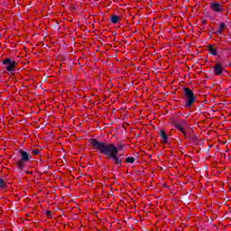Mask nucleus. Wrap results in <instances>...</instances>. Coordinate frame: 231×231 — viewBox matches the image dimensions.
I'll list each match as a JSON object with an SVG mask.
<instances>
[{"mask_svg": "<svg viewBox=\"0 0 231 231\" xmlns=\"http://www.w3.org/2000/svg\"><path fill=\"white\" fill-rule=\"evenodd\" d=\"M89 143L93 149L104 154L106 160H113L116 165H122V159L118 157L119 151H125V144L120 143L117 146L115 143H107L105 142H99L97 139H89Z\"/></svg>", "mask_w": 231, "mask_h": 231, "instance_id": "f257e3e1", "label": "nucleus"}, {"mask_svg": "<svg viewBox=\"0 0 231 231\" xmlns=\"http://www.w3.org/2000/svg\"><path fill=\"white\" fill-rule=\"evenodd\" d=\"M20 159L16 161V165L19 171H23L24 169L26 163L32 160V156L28 154V152L20 150L19 151Z\"/></svg>", "mask_w": 231, "mask_h": 231, "instance_id": "f03ea898", "label": "nucleus"}, {"mask_svg": "<svg viewBox=\"0 0 231 231\" xmlns=\"http://www.w3.org/2000/svg\"><path fill=\"white\" fill-rule=\"evenodd\" d=\"M183 91L186 97V107H190L193 102H196V97H194V92L189 88H184Z\"/></svg>", "mask_w": 231, "mask_h": 231, "instance_id": "7ed1b4c3", "label": "nucleus"}, {"mask_svg": "<svg viewBox=\"0 0 231 231\" xmlns=\"http://www.w3.org/2000/svg\"><path fill=\"white\" fill-rule=\"evenodd\" d=\"M209 8L216 14H221V12L224 10L223 3L212 2L209 4Z\"/></svg>", "mask_w": 231, "mask_h": 231, "instance_id": "20e7f679", "label": "nucleus"}, {"mask_svg": "<svg viewBox=\"0 0 231 231\" xmlns=\"http://www.w3.org/2000/svg\"><path fill=\"white\" fill-rule=\"evenodd\" d=\"M4 66L5 67V69L7 71H14V68H15V66H17V62L15 60H12L10 58H6L4 61H3Z\"/></svg>", "mask_w": 231, "mask_h": 231, "instance_id": "39448f33", "label": "nucleus"}, {"mask_svg": "<svg viewBox=\"0 0 231 231\" xmlns=\"http://www.w3.org/2000/svg\"><path fill=\"white\" fill-rule=\"evenodd\" d=\"M158 134L161 137L162 143H167L169 137H167V134L165 133V131L159 130Z\"/></svg>", "mask_w": 231, "mask_h": 231, "instance_id": "423d86ee", "label": "nucleus"}, {"mask_svg": "<svg viewBox=\"0 0 231 231\" xmlns=\"http://www.w3.org/2000/svg\"><path fill=\"white\" fill-rule=\"evenodd\" d=\"M215 75H221L223 73V66L221 63H216L214 66Z\"/></svg>", "mask_w": 231, "mask_h": 231, "instance_id": "0eeeda50", "label": "nucleus"}, {"mask_svg": "<svg viewBox=\"0 0 231 231\" xmlns=\"http://www.w3.org/2000/svg\"><path fill=\"white\" fill-rule=\"evenodd\" d=\"M110 21L112 24H116V23H120V21H122V18L118 15L114 14L111 16Z\"/></svg>", "mask_w": 231, "mask_h": 231, "instance_id": "6e6552de", "label": "nucleus"}, {"mask_svg": "<svg viewBox=\"0 0 231 231\" xmlns=\"http://www.w3.org/2000/svg\"><path fill=\"white\" fill-rule=\"evenodd\" d=\"M176 129H178L180 133H182V134H184V136H187V132H185V129H183V126L180 124H177L175 125Z\"/></svg>", "mask_w": 231, "mask_h": 231, "instance_id": "1a4fd4ad", "label": "nucleus"}, {"mask_svg": "<svg viewBox=\"0 0 231 231\" xmlns=\"http://www.w3.org/2000/svg\"><path fill=\"white\" fill-rule=\"evenodd\" d=\"M208 50H209V52L211 53V55H214V56L217 55V51L216 49H214V47L209 46Z\"/></svg>", "mask_w": 231, "mask_h": 231, "instance_id": "9d476101", "label": "nucleus"}, {"mask_svg": "<svg viewBox=\"0 0 231 231\" xmlns=\"http://www.w3.org/2000/svg\"><path fill=\"white\" fill-rule=\"evenodd\" d=\"M125 162L126 163H133L134 162V157H127Z\"/></svg>", "mask_w": 231, "mask_h": 231, "instance_id": "9b49d317", "label": "nucleus"}, {"mask_svg": "<svg viewBox=\"0 0 231 231\" xmlns=\"http://www.w3.org/2000/svg\"><path fill=\"white\" fill-rule=\"evenodd\" d=\"M223 30H225V23H221L220 26H219V33H223Z\"/></svg>", "mask_w": 231, "mask_h": 231, "instance_id": "f8f14e48", "label": "nucleus"}, {"mask_svg": "<svg viewBox=\"0 0 231 231\" xmlns=\"http://www.w3.org/2000/svg\"><path fill=\"white\" fill-rule=\"evenodd\" d=\"M0 187H5V180L3 179H0Z\"/></svg>", "mask_w": 231, "mask_h": 231, "instance_id": "ddd939ff", "label": "nucleus"}, {"mask_svg": "<svg viewBox=\"0 0 231 231\" xmlns=\"http://www.w3.org/2000/svg\"><path fill=\"white\" fill-rule=\"evenodd\" d=\"M32 153L34 154V156H37V154H39V150L37 149L33 150Z\"/></svg>", "mask_w": 231, "mask_h": 231, "instance_id": "4468645a", "label": "nucleus"}]
</instances>
